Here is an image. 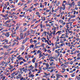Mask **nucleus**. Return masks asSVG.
<instances>
[{
    "mask_svg": "<svg viewBox=\"0 0 80 80\" xmlns=\"http://www.w3.org/2000/svg\"><path fill=\"white\" fill-rule=\"evenodd\" d=\"M77 80H80V77H78L77 78Z\"/></svg>",
    "mask_w": 80,
    "mask_h": 80,
    "instance_id": "obj_37",
    "label": "nucleus"
},
{
    "mask_svg": "<svg viewBox=\"0 0 80 80\" xmlns=\"http://www.w3.org/2000/svg\"><path fill=\"white\" fill-rule=\"evenodd\" d=\"M80 57H78L77 58V60H80Z\"/></svg>",
    "mask_w": 80,
    "mask_h": 80,
    "instance_id": "obj_61",
    "label": "nucleus"
},
{
    "mask_svg": "<svg viewBox=\"0 0 80 80\" xmlns=\"http://www.w3.org/2000/svg\"><path fill=\"white\" fill-rule=\"evenodd\" d=\"M37 64H38V63L37 62H35V68H37V67L38 66V65H37Z\"/></svg>",
    "mask_w": 80,
    "mask_h": 80,
    "instance_id": "obj_4",
    "label": "nucleus"
},
{
    "mask_svg": "<svg viewBox=\"0 0 80 80\" xmlns=\"http://www.w3.org/2000/svg\"><path fill=\"white\" fill-rule=\"evenodd\" d=\"M27 23H24L23 24V25L24 26H26V25H27Z\"/></svg>",
    "mask_w": 80,
    "mask_h": 80,
    "instance_id": "obj_35",
    "label": "nucleus"
},
{
    "mask_svg": "<svg viewBox=\"0 0 80 80\" xmlns=\"http://www.w3.org/2000/svg\"><path fill=\"white\" fill-rule=\"evenodd\" d=\"M23 58V57L19 58L18 59V60H22Z\"/></svg>",
    "mask_w": 80,
    "mask_h": 80,
    "instance_id": "obj_10",
    "label": "nucleus"
},
{
    "mask_svg": "<svg viewBox=\"0 0 80 80\" xmlns=\"http://www.w3.org/2000/svg\"><path fill=\"white\" fill-rule=\"evenodd\" d=\"M15 72H13L11 74V76H13V75L14 74H15Z\"/></svg>",
    "mask_w": 80,
    "mask_h": 80,
    "instance_id": "obj_22",
    "label": "nucleus"
},
{
    "mask_svg": "<svg viewBox=\"0 0 80 80\" xmlns=\"http://www.w3.org/2000/svg\"><path fill=\"white\" fill-rule=\"evenodd\" d=\"M40 46H36L35 48H38V47H40Z\"/></svg>",
    "mask_w": 80,
    "mask_h": 80,
    "instance_id": "obj_27",
    "label": "nucleus"
},
{
    "mask_svg": "<svg viewBox=\"0 0 80 80\" xmlns=\"http://www.w3.org/2000/svg\"><path fill=\"white\" fill-rule=\"evenodd\" d=\"M19 17H24V15H20Z\"/></svg>",
    "mask_w": 80,
    "mask_h": 80,
    "instance_id": "obj_24",
    "label": "nucleus"
},
{
    "mask_svg": "<svg viewBox=\"0 0 80 80\" xmlns=\"http://www.w3.org/2000/svg\"><path fill=\"white\" fill-rule=\"evenodd\" d=\"M27 28H25L23 30V32H25L27 30Z\"/></svg>",
    "mask_w": 80,
    "mask_h": 80,
    "instance_id": "obj_16",
    "label": "nucleus"
},
{
    "mask_svg": "<svg viewBox=\"0 0 80 80\" xmlns=\"http://www.w3.org/2000/svg\"><path fill=\"white\" fill-rule=\"evenodd\" d=\"M73 23L72 22H71V23H70V26L71 27V26H72V23Z\"/></svg>",
    "mask_w": 80,
    "mask_h": 80,
    "instance_id": "obj_58",
    "label": "nucleus"
},
{
    "mask_svg": "<svg viewBox=\"0 0 80 80\" xmlns=\"http://www.w3.org/2000/svg\"><path fill=\"white\" fill-rule=\"evenodd\" d=\"M54 8V7H53L52 8V12H54V10H53V9Z\"/></svg>",
    "mask_w": 80,
    "mask_h": 80,
    "instance_id": "obj_34",
    "label": "nucleus"
},
{
    "mask_svg": "<svg viewBox=\"0 0 80 80\" xmlns=\"http://www.w3.org/2000/svg\"><path fill=\"white\" fill-rule=\"evenodd\" d=\"M19 28V27L18 26L16 28V30H17L18 29V28Z\"/></svg>",
    "mask_w": 80,
    "mask_h": 80,
    "instance_id": "obj_48",
    "label": "nucleus"
},
{
    "mask_svg": "<svg viewBox=\"0 0 80 80\" xmlns=\"http://www.w3.org/2000/svg\"><path fill=\"white\" fill-rule=\"evenodd\" d=\"M32 39H31V41H30V43H32V42H33V41L32 40Z\"/></svg>",
    "mask_w": 80,
    "mask_h": 80,
    "instance_id": "obj_46",
    "label": "nucleus"
},
{
    "mask_svg": "<svg viewBox=\"0 0 80 80\" xmlns=\"http://www.w3.org/2000/svg\"><path fill=\"white\" fill-rule=\"evenodd\" d=\"M52 68V67H50L48 69H51V68Z\"/></svg>",
    "mask_w": 80,
    "mask_h": 80,
    "instance_id": "obj_62",
    "label": "nucleus"
},
{
    "mask_svg": "<svg viewBox=\"0 0 80 80\" xmlns=\"http://www.w3.org/2000/svg\"><path fill=\"white\" fill-rule=\"evenodd\" d=\"M35 60H36V58H34L32 60V62L33 63H35Z\"/></svg>",
    "mask_w": 80,
    "mask_h": 80,
    "instance_id": "obj_3",
    "label": "nucleus"
},
{
    "mask_svg": "<svg viewBox=\"0 0 80 80\" xmlns=\"http://www.w3.org/2000/svg\"><path fill=\"white\" fill-rule=\"evenodd\" d=\"M28 11H29L30 12H32V9L30 10V9L28 8V10H27V12H28Z\"/></svg>",
    "mask_w": 80,
    "mask_h": 80,
    "instance_id": "obj_9",
    "label": "nucleus"
},
{
    "mask_svg": "<svg viewBox=\"0 0 80 80\" xmlns=\"http://www.w3.org/2000/svg\"><path fill=\"white\" fill-rule=\"evenodd\" d=\"M57 17H60V14H59L58 15H57Z\"/></svg>",
    "mask_w": 80,
    "mask_h": 80,
    "instance_id": "obj_64",
    "label": "nucleus"
},
{
    "mask_svg": "<svg viewBox=\"0 0 80 80\" xmlns=\"http://www.w3.org/2000/svg\"><path fill=\"white\" fill-rule=\"evenodd\" d=\"M54 69H52L51 71L50 72V73H52V72H53V70H54Z\"/></svg>",
    "mask_w": 80,
    "mask_h": 80,
    "instance_id": "obj_19",
    "label": "nucleus"
},
{
    "mask_svg": "<svg viewBox=\"0 0 80 80\" xmlns=\"http://www.w3.org/2000/svg\"><path fill=\"white\" fill-rule=\"evenodd\" d=\"M61 32H62V31H59L58 32V33H60Z\"/></svg>",
    "mask_w": 80,
    "mask_h": 80,
    "instance_id": "obj_45",
    "label": "nucleus"
},
{
    "mask_svg": "<svg viewBox=\"0 0 80 80\" xmlns=\"http://www.w3.org/2000/svg\"><path fill=\"white\" fill-rule=\"evenodd\" d=\"M59 22H60L61 23H62L63 22V20H59Z\"/></svg>",
    "mask_w": 80,
    "mask_h": 80,
    "instance_id": "obj_17",
    "label": "nucleus"
},
{
    "mask_svg": "<svg viewBox=\"0 0 80 80\" xmlns=\"http://www.w3.org/2000/svg\"><path fill=\"white\" fill-rule=\"evenodd\" d=\"M26 41L25 40H24L22 42V44H24L25 43V42H26Z\"/></svg>",
    "mask_w": 80,
    "mask_h": 80,
    "instance_id": "obj_6",
    "label": "nucleus"
},
{
    "mask_svg": "<svg viewBox=\"0 0 80 80\" xmlns=\"http://www.w3.org/2000/svg\"><path fill=\"white\" fill-rule=\"evenodd\" d=\"M16 38L17 39V40H21V39H20V38H19L18 37H17Z\"/></svg>",
    "mask_w": 80,
    "mask_h": 80,
    "instance_id": "obj_12",
    "label": "nucleus"
},
{
    "mask_svg": "<svg viewBox=\"0 0 80 80\" xmlns=\"http://www.w3.org/2000/svg\"><path fill=\"white\" fill-rule=\"evenodd\" d=\"M26 71H27V68H25L23 70V72H25Z\"/></svg>",
    "mask_w": 80,
    "mask_h": 80,
    "instance_id": "obj_14",
    "label": "nucleus"
},
{
    "mask_svg": "<svg viewBox=\"0 0 80 80\" xmlns=\"http://www.w3.org/2000/svg\"><path fill=\"white\" fill-rule=\"evenodd\" d=\"M72 63H73L72 61H71L70 63V64H71V65H72Z\"/></svg>",
    "mask_w": 80,
    "mask_h": 80,
    "instance_id": "obj_50",
    "label": "nucleus"
},
{
    "mask_svg": "<svg viewBox=\"0 0 80 80\" xmlns=\"http://www.w3.org/2000/svg\"><path fill=\"white\" fill-rule=\"evenodd\" d=\"M22 50H23L24 49H25V48L24 47V46H22Z\"/></svg>",
    "mask_w": 80,
    "mask_h": 80,
    "instance_id": "obj_33",
    "label": "nucleus"
},
{
    "mask_svg": "<svg viewBox=\"0 0 80 80\" xmlns=\"http://www.w3.org/2000/svg\"><path fill=\"white\" fill-rule=\"evenodd\" d=\"M34 47V46L33 45H32L30 47V48H33V47Z\"/></svg>",
    "mask_w": 80,
    "mask_h": 80,
    "instance_id": "obj_8",
    "label": "nucleus"
},
{
    "mask_svg": "<svg viewBox=\"0 0 80 80\" xmlns=\"http://www.w3.org/2000/svg\"><path fill=\"white\" fill-rule=\"evenodd\" d=\"M60 10H62L63 9V7H61L59 8Z\"/></svg>",
    "mask_w": 80,
    "mask_h": 80,
    "instance_id": "obj_41",
    "label": "nucleus"
},
{
    "mask_svg": "<svg viewBox=\"0 0 80 80\" xmlns=\"http://www.w3.org/2000/svg\"><path fill=\"white\" fill-rule=\"evenodd\" d=\"M23 62H26V60H25V59H23Z\"/></svg>",
    "mask_w": 80,
    "mask_h": 80,
    "instance_id": "obj_39",
    "label": "nucleus"
},
{
    "mask_svg": "<svg viewBox=\"0 0 80 80\" xmlns=\"http://www.w3.org/2000/svg\"><path fill=\"white\" fill-rule=\"evenodd\" d=\"M15 68H14L12 70H11V72H12V71H13V70H15Z\"/></svg>",
    "mask_w": 80,
    "mask_h": 80,
    "instance_id": "obj_38",
    "label": "nucleus"
},
{
    "mask_svg": "<svg viewBox=\"0 0 80 80\" xmlns=\"http://www.w3.org/2000/svg\"><path fill=\"white\" fill-rule=\"evenodd\" d=\"M39 53L40 54H41V51H40V50H39L38 51V52H37V53L38 54V53Z\"/></svg>",
    "mask_w": 80,
    "mask_h": 80,
    "instance_id": "obj_11",
    "label": "nucleus"
},
{
    "mask_svg": "<svg viewBox=\"0 0 80 80\" xmlns=\"http://www.w3.org/2000/svg\"><path fill=\"white\" fill-rule=\"evenodd\" d=\"M8 22H8V21H7L5 22V24H6V23H8Z\"/></svg>",
    "mask_w": 80,
    "mask_h": 80,
    "instance_id": "obj_54",
    "label": "nucleus"
},
{
    "mask_svg": "<svg viewBox=\"0 0 80 80\" xmlns=\"http://www.w3.org/2000/svg\"><path fill=\"white\" fill-rule=\"evenodd\" d=\"M39 56H40V57H42L43 55L41 54H40Z\"/></svg>",
    "mask_w": 80,
    "mask_h": 80,
    "instance_id": "obj_32",
    "label": "nucleus"
},
{
    "mask_svg": "<svg viewBox=\"0 0 80 80\" xmlns=\"http://www.w3.org/2000/svg\"><path fill=\"white\" fill-rule=\"evenodd\" d=\"M68 33H72V31H70L69 30H68Z\"/></svg>",
    "mask_w": 80,
    "mask_h": 80,
    "instance_id": "obj_28",
    "label": "nucleus"
},
{
    "mask_svg": "<svg viewBox=\"0 0 80 80\" xmlns=\"http://www.w3.org/2000/svg\"><path fill=\"white\" fill-rule=\"evenodd\" d=\"M31 77H34V75L33 74L31 75Z\"/></svg>",
    "mask_w": 80,
    "mask_h": 80,
    "instance_id": "obj_42",
    "label": "nucleus"
},
{
    "mask_svg": "<svg viewBox=\"0 0 80 80\" xmlns=\"http://www.w3.org/2000/svg\"><path fill=\"white\" fill-rule=\"evenodd\" d=\"M65 7H64L63 8H62V10H65Z\"/></svg>",
    "mask_w": 80,
    "mask_h": 80,
    "instance_id": "obj_56",
    "label": "nucleus"
},
{
    "mask_svg": "<svg viewBox=\"0 0 80 80\" xmlns=\"http://www.w3.org/2000/svg\"><path fill=\"white\" fill-rule=\"evenodd\" d=\"M16 78H17V79H18L19 78V77H18V76H17L16 77Z\"/></svg>",
    "mask_w": 80,
    "mask_h": 80,
    "instance_id": "obj_60",
    "label": "nucleus"
},
{
    "mask_svg": "<svg viewBox=\"0 0 80 80\" xmlns=\"http://www.w3.org/2000/svg\"><path fill=\"white\" fill-rule=\"evenodd\" d=\"M57 53H58V57H59V55H60V52H59L58 51Z\"/></svg>",
    "mask_w": 80,
    "mask_h": 80,
    "instance_id": "obj_15",
    "label": "nucleus"
},
{
    "mask_svg": "<svg viewBox=\"0 0 80 80\" xmlns=\"http://www.w3.org/2000/svg\"><path fill=\"white\" fill-rule=\"evenodd\" d=\"M72 5H73V6L75 5V3H74V1H73L72 2Z\"/></svg>",
    "mask_w": 80,
    "mask_h": 80,
    "instance_id": "obj_25",
    "label": "nucleus"
},
{
    "mask_svg": "<svg viewBox=\"0 0 80 80\" xmlns=\"http://www.w3.org/2000/svg\"><path fill=\"white\" fill-rule=\"evenodd\" d=\"M49 11H50V10H49L48 9L46 11V12H49Z\"/></svg>",
    "mask_w": 80,
    "mask_h": 80,
    "instance_id": "obj_57",
    "label": "nucleus"
},
{
    "mask_svg": "<svg viewBox=\"0 0 80 80\" xmlns=\"http://www.w3.org/2000/svg\"><path fill=\"white\" fill-rule=\"evenodd\" d=\"M40 26H41V27H40V28H43V26H42V23H41V25H40Z\"/></svg>",
    "mask_w": 80,
    "mask_h": 80,
    "instance_id": "obj_31",
    "label": "nucleus"
},
{
    "mask_svg": "<svg viewBox=\"0 0 80 80\" xmlns=\"http://www.w3.org/2000/svg\"><path fill=\"white\" fill-rule=\"evenodd\" d=\"M62 6L63 7H65V5L64 4H62Z\"/></svg>",
    "mask_w": 80,
    "mask_h": 80,
    "instance_id": "obj_52",
    "label": "nucleus"
},
{
    "mask_svg": "<svg viewBox=\"0 0 80 80\" xmlns=\"http://www.w3.org/2000/svg\"><path fill=\"white\" fill-rule=\"evenodd\" d=\"M36 15H38L39 14V15H40L39 14V13H38V12H36Z\"/></svg>",
    "mask_w": 80,
    "mask_h": 80,
    "instance_id": "obj_26",
    "label": "nucleus"
},
{
    "mask_svg": "<svg viewBox=\"0 0 80 80\" xmlns=\"http://www.w3.org/2000/svg\"><path fill=\"white\" fill-rule=\"evenodd\" d=\"M19 36L20 37V39H22V40L25 39V38H23V33H21L20 34Z\"/></svg>",
    "mask_w": 80,
    "mask_h": 80,
    "instance_id": "obj_1",
    "label": "nucleus"
},
{
    "mask_svg": "<svg viewBox=\"0 0 80 80\" xmlns=\"http://www.w3.org/2000/svg\"><path fill=\"white\" fill-rule=\"evenodd\" d=\"M5 35L7 37H8L10 36V34L9 32H7L5 34Z\"/></svg>",
    "mask_w": 80,
    "mask_h": 80,
    "instance_id": "obj_2",
    "label": "nucleus"
},
{
    "mask_svg": "<svg viewBox=\"0 0 80 80\" xmlns=\"http://www.w3.org/2000/svg\"><path fill=\"white\" fill-rule=\"evenodd\" d=\"M5 43H6V42H8V40L7 39H5Z\"/></svg>",
    "mask_w": 80,
    "mask_h": 80,
    "instance_id": "obj_30",
    "label": "nucleus"
},
{
    "mask_svg": "<svg viewBox=\"0 0 80 80\" xmlns=\"http://www.w3.org/2000/svg\"><path fill=\"white\" fill-rule=\"evenodd\" d=\"M18 73V72H17L16 73H15V75H17Z\"/></svg>",
    "mask_w": 80,
    "mask_h": 80,
    "instance_id": "obj_29",
    "label": "nucleus"
},
{
    "mask_svg": "<svg viewBox=\"0 0 80 80\" xmlns=\"http://www.w3.org/2000/svg\"><path fill=\"white\" fill-rule=\"evenodd\" d=\"M50 61L51 62H54V60L52 59H51Z\"/></svg>",
    "mask_w": 80,
    "mask_h": 80,
    "instance_id": "obj_47",
    "label": "nucleus"
},
{
    "mask_svg": "<svg viewBox=\"0 0 80 80\" xmlns=\"http://www.w3.org/2000/svg\"><path fill=\"white\" fill-rule=\"evenodd\" d=\"M7 65H8V62H7V63H6V64L5 65V67L7 66Z\"/></svg>",
    "mask_w": 80,
    "mask_h": 80,
    "instance_id": "obj_44",
    "label": "nucleus"
},
{
    "mask_svg": "<svg viewBox=\"0 0 80 80\" xmlns=\"http://www.w3.org/2000/svg\"><path fill=\"white\" fill-rule=\"evenodd\" d=\"M56 16V13H54V14L53 17H55Z\"/></svg>",
    "mask_w": 80,
    "mask_h": 80,
    "instance_id": "obj_49",
    "label": "nucleus"
},
{
    "mask_svg": "<svg viewBox=\"0 0 80 80\" xmlns=\"http://www.w3.org/2000/svg\"><path fill=\"white\" fill-rule=\"evenodd\" d=\"M60 43H63V41H62L60 42Z\"/></svg>",
    "mask_w": 80,
    "mask_h": 80,
    "instance_id": "obj_53",
    "label": "nucleus"
},
{
    "mask_svg": "<svg viewBox=\"0 0 80 80\" xmlns=\"http://www.w3.org/2000/svg\"><path fill=\"white\" fill-rule=\"evenodd\" d=\"M64 67H68V65H64Z\"/></svg>",
    "mask_w": 80,
    "mask_h": 80,
    "instance_id": "obj_20",
    "label": "nucleus"
},
{
    "mask_svg": "<svg viewBox=\"0 0 80 80\" xmlns=\"http://www.w3.org/2000/svg\"><path fill=\"white\" fill-rule=\"evenodd\" d=\"M16 30H16V29H15L14 30V32L13 33L14 35H15V34H16Z\"/></svg>",
    "mask_w": 80,
    "mask_h": 80,
    "instance_id": "obj_13",
    "label": "nucleus"
},
{
    "mask_svg": "<svg viewBox=\"0 0 80 80\" xmlns=\"http://www.w3.org/2000/svg\"><path fill=\"white\" fill-rule=\"evenodd\" d=\"M52 58H53V57L52 56L50 57L49 60H51V59H52Z\"/></svg>",
    "mask_w": 80,
    "mask_h": 80,
    "instance_id": "obj_36",
    "label": "nucleus"
},
{
    "mask_svg": "<svg viewBox=\"0 0 80 80\" xmlns=\"http://www.w3.org/2000/svg\"><path fill=\"white\" fill-rule=\"evenodd\" d=\"M23 79H24V78H21L20 79V80H22Z\"/></svg>",
    "mask_w": 80,
    "mask_h": 80,
    "instance_id": "obj_63",
    "label": "nucleus"
},
{
    "mask_svg": "<svg viewBox=\"0 0 80 80\" xmlns=\"http://www.w3.org/2000/svg\"><path fill=\"white\" fill-rule=\"evenodd\" d=\"M4 48H8L9 46H5V45H4Z\"/></svg>",
    "mask_w": 80,
    "mask_h": 80,
    "instance_id": "obj_5",
    "label": "nucleus"
},
{
    "mask_svg": "<svg viewBox=\"0 0 80 80\" xmlns=\"http://www.w3.org/2000/svg\"><path fill=\"white\" fill-rule=\"evenodd\" d=\"M4 62V61H2V62H0V65H3V64Z\"/></svg>",
    "mask_w": 80,
    "mask_h": 80,
    "instance_id": "obj_7",
    "label": "nucleus"
},
{
    "mask_svg": "<svg viewBox=\"0 0 80 80\" xmlns=\"http://www.w3.org/2000/svg\"><path fill=\"white\" fill-rule=\"evenodd\" d=\"M5 78H6V77H5V76H3L2 80H5Z\"/></svg>",
    "mask_w": 80,
    "mask_h": 80,
    "instance_id": "obj_18",
    "label": "nucleus"
},
{
    "mask_svg": "<svg viewBox=\"0 0 80 80\" xmlns=\"http://www.w3.org/2000/svg\"><path fill=\"white\" fill-rule=\"evenodd\" d=\"M70 73H73V71L72 70H71L69 72Z\"/></svg>",
    "mask_w": 80,
    "mask_h": 80,
    "instance_id": "obj_51",
    "label": "nucleus"
},
{
    "mask_svg": "<svg viewBox=\"0 0 80 80\" xmlns=\"http://www.w3.org/2000/svg\"><path fill=\"white\" fill-rule=\"evenodd\" d=\"M69 5H70V6L71 7H72V3H70L69 4Z\"/></svg>",
    "mask_w": 80,
    "mask_h": 80,
    "instance_id": "obj_21",
    "label": "nucleus"
},
{
    "mask_svg": "<svg viewBox=\"0 0 80 80\" xmlns=\"http://www.w3.org/2000/svg\"><path fill=\"white\" fill-rule=\"evenodd\" d=\"M45 42H47V43H48V41H47V40H45Z\"/></svg>",
    "mask_w": 80,
    "mask_h": 80,
    "instance_id": "obj_55",
    "label": "nucleus"
},
{
    "mask_svg": "<svg viewBox=\"0 0 80 80\" xmlns=\"http://www.w3.org/2000/svg\"><path fill=\"white\" fill-rule=\"evenodd\" d=\"M37 41L34 40L33 41V42L34 43H37Z\"/></svg>",
    "mask_w": 80,
    "mask_h": 80,
    "instance_id": "obj_43",
    "label": "nucleus"
},
{
    "mask_svg": "<svg viewBox=\"0 0 80 80\" xmlns=\"http://www.w3.org/2000/svg\"><path fill=\"white\" fill-rule=\"evenodd\" d=\"M50 75V73H49L48 74H47V75H45L44 76H48V75Z\"/></svg>",
    "mask_w": 80,
    "mask_h": 80,
    "instance_id": "obj_40",
    "label": "nucleus"
},
{
    "mask_svg": "<svg viewBox=\"0 0 80 80\" xmlns=\"http://www.w3.org/2000/svg\"><path fill=\"white\" fill-rule=\"evenodd\" d=\"M23 70V69L22 68H21V69H20V71L21 72H22V70Z\"/></svg>",
    "mask_w": 80,
    "mask_h": 80,
    "instance_id": "obj_59",
    "label": "nucleus"
},
{
    "mask_svg": "<svg viewBox=\"0 0 80 80\" xmlns=\"http://www.w3.org/2000/svg\"><path fill=\"white\" fill-rule=\"evenodd\" d=\"M24 62L23 61H21L20 62V65H22V63H24Z\"/></svg>",
    "mask_w": 80,
    "mask_h": 80,
    "instance_id": "obj_23",
    "label": "nucleus"
}]
</instances>
